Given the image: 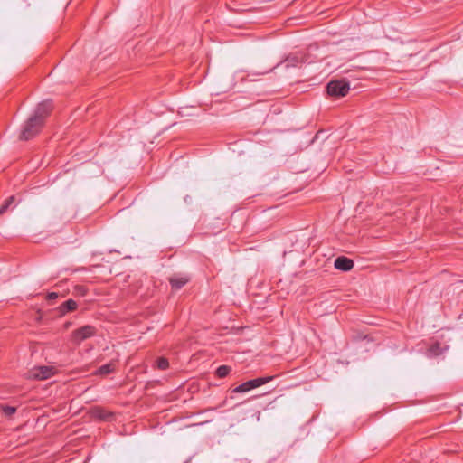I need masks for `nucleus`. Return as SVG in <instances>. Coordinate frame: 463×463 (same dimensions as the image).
<instances>
[{"instance_id": "18", "label": "nucleus", "mask_w": 463, "mask_h": 463, "mask_svg": "<svg viewBox=\"0 0 463 463\" xmlns=\"http://www.w3.org/2000/svg\"><path fill=\"white\" fill-rule=\"evenodd\" d=\"M59 294L56 293V292H51L47 295V299L48 300H54L58 298Z\"/></svg>"}, {"instance_id": "6", "label": "nucleus", "mask_w": 463, "mask_h": 463, "mask_svg": "<svg viewBox=\"0 0 463 463\" xmlns=\"http://www.w3.org/2000/svg\"><path fill=\"white\" fill-rule=\"evenodd\" d=\"M54 373L55 369L52 366H39L31 372V377L38 380H46L52 376Z\"/></svg>"}, {"instance_id": "12", "label": "nucleus", "mask_w": 463, "mask_h": 463, "mask_svg": "<svg viewBox=\"0 0 463 463\" xmlns=\"http://www.w3.org/2000/svg\"><path fill=\"white\" fill-rule=\"evenodd\" d=\"M113 370H114V366L111 364H106L101 365L98 369L97 373L100 374V375H107V374L110 373L111 372H113Z\"/></svg>"}, {"instance_id": "17", "label": "nucleus", "mask_w": 463, "mask_h": 463, "mask_svg": "<svg viewBox=\"0 0 463 463\" xmlns=\"http://www.w3.org/2000/svg\"><path fill=\"white\" fill-rule=\"evenodd\" d=\"M76 291L78 294L81 295V296H85L86 292H87V289L82 287V286H77L75 288Z\"/></svg>"}, {"instance_id": "1", "label": "nucleus", "mask_w": 463, "mask_h": 463, "mask_svg": "<svg viewBox=\"0 0 463 463\" xmlns=\"http://www.w3.org/2000/svg\"><path fill=\"white\" fill-rule=\"evenodd\" d=\"M43 123L31 116L23 125L19 138L21 140H29L35 137L43 128Z\"/></svg>"}, {"instance_id": "8", "label": "nucleus", "mask_w": 463, "mask_h": 463, "mask_svg": "<svg viewBox=\"0 0 463 463\" xmlns=\"http://www.w3.org/2000/svg\"><path fill=\"white\" fill-rule=\"evenodd\" d=\"M189 281L188 277L174 276L169 279V282L173 288L180 289Z\"/></svg>"}, {"instance_id": "16", "label": "nucleus", "mask_w": 463, "mask_h": 463, "mask_svg": "<svg viewBox=\"0 0 463 463\" xmlns=\"http://www.w3.org/2000/svg\"><path fill=\"white\" fill-rule=\"evenodd\" d=\"M429 352L430 354H433V355H438L439 354V344H435V345H432L430 349H429Z\"/></svg>"}, {"instance_id": "13", "label": "nucleus", "mask_w": 463, "mask_h": 463, "mask_svg": "<svg viewBox=\"0 0 463 463\" xmlns=\"http://www.w3.org/2000/svg\"><path fill=\"white\" fill-rule=\"evenodd\" d=\"M14 196L12 195L4 202V203L0 207V215L6 212V210L14 203Z\"/></svg>"}, {"instance_id": "19", "label": "nucleus", "mask_w": 463, "mask_h": 463, "mask_svg": "<svg viewBox=\"0 0 463 463\" xmlns=\"http://www.w3.org/2000/svg\"><path fill=\"white\" fill-rule=\"evenodd\" d=\"M99 416L101 419H103V420H107L109 417H110V416H111V413H109V412L100 413Z\"/></svg>"}, {"instance_id": "14", "label": "nucleus", "mask_w": 463, "mask_h": 463, "mask_svg": "<svg viewBox=\"0 0 463 463\" xmlns=\"http://www.w3.org/2000/svg\"><path fill=\"white\" fill-rule=\"evenodd\" d=\"M156 365H157V368L160 369V370H165L168 368L169 366V362L166 358H164V357H160L159 359H157L156 361Z\"/></svg>"}, {"instance_id": "5", "label": "nucleus", "mask_w": 463, "mask_h": 463, "mask_svg": "<svg viewBox=\"0 0 463 463\" xmlns=\"http://www.w3.org/2000/svg\"><path fill=\"white\" fill-rule=\"evenodd\" d=\"M52 109V104L51 100H44L38 104L33 115V118H37L42 123H44L45 118L48 117Z\"/></svg>"}, {"instance_id": "15", "label": "nucleus", "mask_w": 463, "mask_h": 463, "mask_svg": "<svg viewBox=\"0 0 463 463\" xmlns=\"http://www.w3.org/2000/svg\"><path fill=\"white\" fill-rule=\"evenodd\" d=\"M2 410L6 416H11L16 411V408L13 406H4Z\"/></svg>"}, {"instance_id": "3", "label": "nucleus", "mask_w": 463, "mask_h": 463, "mask_svg": "<svg viewBox=\"0 0 463 463\" xmlns=\"http://www.w3.org/2000/svg\"><path fill=\"white\" fill-rule=\"evenodd\" d=\"M327 93L330 95V96H333V97H344L345 96L349 90H350V85L348 82L345 81V80H335V81H331L327 84Z\"/></svg>"}, {"instance_id": "9", "label": "nucleus", "mask_w": 463, "mask_h": 463, "mask_svg": "<svg viewBox=\"0 0 463 463\" xmlns=\"http://www.w3.org/2000/svg\"><path fill=\"white\" fill-rule=\"evenodd\" d=\"M304 62L303 56L298 55H290L286 59V66L287 67H297L299 64H302Z\"/></svg>"}, {"instance_id": "11", "label": "nucleus", "mask_w": 463, "mask_h": 463, "mask_svg": "<svg viewBox=\"0 0 463 463\" xmlns=\"http://www.w3.org/2000/svg\"><path fill=\"white\" fill-rule=\"evenodd\" d=\"M231 371H232L231 366L221 365L216 370V375L220 378H224L230 373Z\"/></svg>"}, {"instance_id": "4", "label": "nucleus", "mask_w": 463, "mask_h": 463, "mask_svg": "<svg viewBox=\"0 0 463 463\" xmlns=\"http://www.w3.org/2000/svg\"><path fill=\"white\" fill-rule=\"evenodd\" d=\"M96 334V328L92 326H83L72 332V340L76 344H80L82 341L92 337Z\"/></svg>"}, {"instance_id": "10", "label": "nucleus", "mask_w": 463, "mask_h": 463, "mask_svg": "<svg viewBox=\"0 0 463 463\" xmlns=\"http://www.w3.org/2000/svg\"><path fill=\"white\" fill-rule=\"evenodd\" d=\"M77 302L73 299H68L60 307V311L62 314H65L70 311H73L77 308Z\"/></svg>"}, {"instance_id": "7", "label": "nucleus", "mask_w": 463, "mask_h": 463, "mask_svg": "<svg viewBox=\"0 0 463 463\" xmlns=\"http://www.w3.org/2000/svg\"><path fill=\"white\" fill-rule=\"evenodd\" d=\"M354 261L345 256L337 257L335 260L334 266L336 269L342 270V271H349L354 268Z\"/></svg>"}, {"instance_id": "2", "label": "nucleus", "mask_w": 463, "mask_h": 463, "mask_svg": "<svg viewBox=\"0 0 463 463\" xmlns=\"http://www.w3.org/2000/svg\"><path fill=\"white\" fill-rule=\"evenodd\" d=\"M275 376H264L249 380L232 390V392H246L261 385H264L274 379Z\"/></svg>"}]
</instances>
